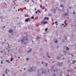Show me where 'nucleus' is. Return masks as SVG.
Segmentation results:
<instances>
[{"label": "nucleus", "mask_w": 76, "mask_h": 76, "mask_svg": "<svg viewBox=\"0 0 76 76\" xmlns=\"http://www.w3.org/2000/svg\"><path fill=\"white\" fill-rule=\"evenodd\" d=\"M39 13H41V11H39Z\"/></svg>", "instance_id": "nucleus-34"}, {"label": "nucleus", "mask_w": 76, "mask_h": 76, "mask_svg": "<svg viewBox=\"0 0 76 76\" xmlns=\"http://www.w3.org/2000/svg\"><path fill=\"white\" fill-rule=\"evenodd\" d=\"M22 38L23 39H25L26 41H28V37L27 36H25L24 37H23Z\"/></svg>", "instance_id": "nucleus-2"}, {"label": "nucleus", "mask_w": 76, "mask_h": 76, "mask_svg": "<svg viewBox=\"0 0 76 76\" xmlns=\"http://www.w3.org/2000/svg\"><path fill=\"white\" fill-rule=\"evenodd\" d=\"M20 41H21V43H24L25 42V41H24V39H20Z\"/></svg>", "instance_id": "nucleus-8"}, {"label": "nucleus", "mask_w": 76, "mask_h": 76, "mask_svg": "<svg viewBox=\"0 0 76 76\" xmlns=\"http://www.w3.org/2000/svg\"><path fill=\"white\" fill-rule=\"evenodd\" d=\"M42 10H44V9H45V7H43L42 8Z\"/></svg>", "instance_id": "nucleus-22"}, {"label": "nucleus", "mask_w": 76, "mask_h": 76, "mask_svg": "<svg viewBox=\"0 0 76 76\" xmlns=\"http://www.w3.org/2000/svg\"><path fill=\"white\" fill-rule=\"evenodd\" d=\"M64 16H69V13H65L64 14Z\"/></svg>", "instance_id": "nucleus-9"}, {"label": "nucleus", "mask_w": 76, "mask_h": 76, "mask_svg": "<svg viewBox=\"0 0 76 76\" xmlns=\"http://www.w3.org/2000/svg\"><path fill=\"white\" fill-rule=\"evenodd\" d=\"M63 63V62H61V65H62V64Z\"/></svg>", "instance_id": "nucleus-52"}, {"label": "nucleus", "mask_w": 76, "mask_h": 76, "mask_svg": "<svg viewBox=\"0 0 76 76\" xmlns=\"http://www.w3.org/2000/svg\"><path fill=\"white\" fill-rule=\"evenodd\" d=\"M32 51V49H31L30 50H28V51H27V53H30Z\"/></svg>", "instance_id": "nucleus-11"}, {"label": "nucleus", "mask_w": 76, "mask_h": 76, "mask_svg": "<svg viewBox=\"0 0 76 76\" xmlns=\"http://www.w3.org/2000/svg\"><path fill=\"white\" fill-rule=\"evenodd\" d=\"M71 56L72 57H74V55H73V54L72 53L71 54Z\"/></svg>", "instance_id": "nucleus-32"}, {"label": "nucleus", "mask_w": 76, "mask_h": 76, "mask_svg": "<svg viewBox=\"0 0 76 76\" xmlns=\"http://www.w3.org/2000/svg\"><path fill=\"white\" fill-rule=\"evenodd\" d=\"M34 71V70H33V69H32V68H30V69H28L27 70V71L28 72L31 73V72H33V71Z\"/></svg>", "instance_id": "nucleus-1"}, {"label": "nucleus", "mask_w": 76, "mask_h": 76, "mask_svg": "<svg viewBox=\"0 0 76 76\" xmlns=\"http://www.w3.org/2000/svg\"><path fill=\"white\" fill-rule=\"evenodd\" d=\"M65 59H66V58L65 57H63L62 59L61 58V60H64Z\"/></svg>", "instance_id": "nucleus-15"}, {"label": "nucleus", "mask_w": 76, "mask_h": 76, "mask_svg": "<svg viewBox=\"0 0 76 76\" xmlns=\"http://www.w3.org/2000/svg\"><path fill=\"white\" fill-rule=\"evenodd\" d=\"M24 44L25 45H26V43H24Z\"/></svg>", "instance_id": "nucleus-59"}, {"label": "nucleus", "mask_w": 76, "mask_h": 76, "mask_svg": "<svg viewBox=\"0 0 76 76\" xmlns=\"http://www.w3.org/2000/svg\"><path fill=\"white\" fill-rule=\"evenodd\" d=\"M47 30H48V28H46L45 29V31L46 32V31H47Z\"/></svg>", "instance_id": "nucleus-28"}, {"label": "nucleus", "mask_w": 76, "mask_h": 76, "mask_svg": "<svg viewBox=\"0 0 76 76\" xmlns=\"http://www.w3.org/2000/svg\"><path fill=\"white\" fill-rule=\"evenodd\" d=\"M58 65V66H59L60 67H61L62 66V65L61 64V63L60 62H58L57 63Z\"/></svg>", "instance_id": "nucleus-3"}, {"label": "nucleus", "mask_w": 76, "mask_h": 76, "mask_svg": "<svg viewBox=\"0 0 76 76\" xmlns=\"http://www.w3.org/2000/svg\"><path fill=\"white\" fill-rule=\"evenodd\" d=\"M45 20H49V18L48 17H45L44 19H43V21H44Z\"/></svg>", "instance_id": "nucleus-5"}, {"label": "nucleus", "mask_w": 76, "mask_h": 76, "mask_svg": "<svg viewBox=\"0 0 76 76\" xmlns=\"http://www.w3.org/2000/svg\"><path fill=\"white\" fill-rule=\"evenodd\" d=\"M39 38H40L38 36L36 38V40H38V39H39Z\"/></svg>", "instance_id": "nucleus-17"}, {"label": "nucleus", "mask_w": 76, "mask_h": 76, "mask_svg": "<svg viewBox=\"0 0 76 76\" xmlns=\"http://www.w3.org/2000/svg\"><path fill=\"white\" fill-rule=\"evenodd\" d=\"M64 25V24H62V25Z\"/></svg>", "instance_id": "nucleus-63"}, {"label": "nucleus", "mask_w": 76, "mask_h": 76, "mask_svg": "<svg viewBox=\"0 0 76 76\" xmlns=\"http://www.w3.org/2000/svg\"><path fill=\"white\" fill-rule=\"evenodd\" d=\"M3 51H1V53H3Z\"/></svg>", "instance_id": "nucleus-60"}, {"label": "nucleus", "mask_w": 76, "mask_h": 76, "mask_svg": "<svg viewBox=\"0 0 76 76\" xmlns=\"http://www.w3.org/2000/svg\"><path fill=\"white\" fill-rule=\"evenodd\" d=\"M53 71L54 72V73H56V70H55L54 69L53 70Z\"/></svg>", "instance_id": "nucleus-37"}, {"label": "nucleus", "mask_w": 76, "mask_h": 76, "mask_svg": "<svg viewBox=\"0 0 76 76\" xmlns=\"http://www.w3.org/2000/svg\"><path fill=\"white\" fill-rule=\"evenodd\" d=\"M56 58H57V60H61V58H60V57H59L58 56H57L56 57Z\"/></svg>", "instance_id": "nucleus-10"}, {"label": "nucleus", "mask_w": 76, "mask_h": 76, "mask_svg": "<svg viewBox=\"0 0 76 76\" xmlns=\"http://www.w3.org/2000/svg\"><path fill=\"white\" fill-rule=\"evenodd\" d=\"M74 63V61H73V63H72V64H73Z\"/></svg>", "instance_id": "nucleus-55"}, {"label": "nucleus", "mask_w": 76, "mask_h": 76, "mask_svg": "<svg viewBox=\"0 0 76 76\" xmlns=\"http://www.w3.org/2000/svg\"><path fill=\"white\" fill-rule=\"evenodd\" d=\"M66 50H69V48L68 47H67L66 49Z\"/></svg>", "instance_id": "nucleus-21"}, {"label": "nucleus", "mask_w": 76, "mask_h": 76, "mask_svg": "<svg viewBox=\"0 0 76 76\" xmlns=\"http://www.w3.org/2000/svg\"><path fill=\"white\" fill-rule=\"evenodd\" d=\"M44 70V69L42 68L41 69V70Z\"/></svg>", "instance_id": "nucleus-56"}, {"label": "nucleus", "mask_w": 76, "mask_h": 76, "mask_svg": "<svg viewBox=\"0 0 76 76\" xmlns=\"http://www.w3.org/2000/svg\"><path fill=\"white\" fill-rule=\"evenodd\" d=\"M13 58H11L10 59V61H12L13 60Z\"/></svg>", "instance_id": "nucleus-26"}, {"label": "nucleus", "mask_w": 76, "mask_h": 76, "mask_svg": "<svg viewBox=\"0 0 76 76\" xmlns=\"http://www.w3.org/2000/svg\"><path fill=\"white\" fill-rule=\"evenodd\" d=\"M3 60H1V64H3Z\"/></svg>", "instance_id": "nucleus-30"}, {"label": "nucleus", "mask_w": 76, "mask_h": 76, "mask_svg": "<svg viewBox=\"0 0 76 76\" xmlns=\"http://www.w3.org/2000/svg\"><path fill=\"white\" fill-rule=\"evenodd\" d=\"M45 42H47V40H45Z\"/></svg>", "instance_id": "nucleus-49"}, {"label": "nucleus", "mask_w": 76, "mask_h": 76, "mask_svg": "<svg viewBox=\"0 0 76 76\" xmlns=\"http://www.w3.org/2000/svg\"><path fill=\"white\" fill-rule=\"evenodd\" d=\"M4 73L6 74V75H7L8 74V72H7V71H5L4 72Z\"/></svg>", "instance_id": "nucleus-18"}, {"label": "nucleus", "mask_w": 76, "mask_h": 76, "mask_svg": "<svg viewBox=\"0 0 76 76\" xmlns=\"http://www.w3.org/2000/svg\"><path fill=\"white\" fill-rule=\"evenodd\" d=\"M24 70H26V68H24Z\"/></svg>", "instance_id": "nucleus-48"}, {"label": "nucleus", "mask_w": 76, "mask_h": 76, "mask_svg": "<svg viewBox=\"0 0 76 76\" xmlns=\"http://www.w3.org/2000/svg\"><path fill=\"white\" fill-rule=\"evenodd\" d=\"M70 71V73H71L72 72H73V69H71Z\"/></svg>", "instance_id": "nucleus-27"}, {"label": "nucleus", "mask_w": 76, "mask_h": 76, "mask_svg": "<svg viewBox=\"0 0 76 76\" xmlns=\"http://www.w3.org/2000/svg\"><path fill=\"white\" fill-rule=\"evenodd\" d=\"M3 18H4L3 16L1 15L0 16V19H3Z\"/></svg>", "instance_id": "nucleus-13"}, {"label": "nucleus", "mask_w": 76, "mask_h": 76, "mask_svg": "<svg viewBox=\"0 0 76 76\" xmlns=\"http://www.w3.org/2000/svg\"><path fill=\"white\" fill-rule=\"evenodd\" d=\"M13 32V30H12V28H10V29L9 31V32L10 33H12V32Z\"/></svg>", "instance_id": "nucleus-6"}, {"label": "nucleus", "mask_w": 76, "mask_h": 76, "mask_svg": "<svg viewBox=\"0 0 76 76\" xmlns=\"http://www.w3.org/2000/svg\"><path fill=\"white\" fill-rule=\"evenodd\" d=\"M54 42L56 44H57L58 43V40L57 39H55L54 40Z\"/></svg>", "instance_id": "nucleus-7"}, {"label": "nucleus", "mask_w": 76, "mask_h": 76, "mask_svg": "<svg viewBox=\"0 0 76 76\" xmlns=\"http://www.w3.org/2000/svg\"><path fill=\"white\" fill-rule=\"evenodd\" d=\"M45 66H46V67H47V66H48V63H47V62H45Z\"/></svg>", "instance_id": "nucleus-14"}, {"label": "nucleus", "mask_w": 76, "mask_h": 76, "mask_svg": "<svg viewBox=\"0 0 76 76\" xmlns=\"http://www.w3.org/2000/svg\"><path fill=\"white\" fill-rule=\"evenodd\" d=\"M69 76V74H68L67 75V76Z\"/></svg>", "instance_id": "nucleus-50"}, {"label": "nucleus", "mask_w": 76, "mask_h": 76, "mask_svg": "<svg viewBox=\"0 0 76 76\" xmlns=\"http://www.w3.org/2000/svg\"><path fill=\"white\" fill-rule=\"evenodd\" d=\"M27 1L28 3H29V0H28Z\"/></svg>", "instance_id": "nucleus-53"}, {"label": "nucleus", "mask_w": 76, "mask_h": 76, "mask_svg": "<svg viewBox=\"0 0 76 76\" xmlns=\"http://www.w3.org/2000/svg\"><path fill=\"white\" fill-rule=\"evenodd\" d=\"M57 48H58V47H59V46H57Z\"/></svg>", "instance_id": "nucleus-57"}, {"label": "nucleus", "mask_w": 76, "mask_h": 76, "mask_svg": "<svg viewBox=\"0 0 76 76\" xmlns=\"http://www.w3.org/2000/svg\"><path fill=\"white\" fill-rule=\"evenodd\" d=\"M53 76H56V74H55L53 75Z\"/></svg>", "instance_id": "nucleus-45"}, {"label": "nucleus", "mask_w": 76, "mask_h": 76, "mask_svg": "<svg viewBox=\"0 0 76 76\" xmlns=\"http://www.w3.org/2000/svg\"><path fill=\"white\" fill-rule=\"evenodd\" d=\"M26 60H27V61H28V60H29V58H26Z\"/></svg>", "instance_id": "nucleus-33"}, {"label": "nucleus", "mask_w": 76, "mask_h": 76, "mask_svg": "<svg viewBox=\"0 0 76 76\" xmlns=\"http://www.w3.org/2000/svg\"><path fill=\"white\" fill-rule=\"evenodd\" d=\"M29 20V18H28L27 19H26V20H25V22H28V21Z\"/></svg>", "instance_id": "nucleus-12"}, {"label": "nucleus", "mask_w": 76, "mask_h": 76, "mask_svg": "<svg viewBox=\"0 0 76 76\" xmlns=\"http://www.w3.org/2000/svg\"><path fill=\"white\" fill-rule=\"evenodd\" d=\"M60 7H62L63 8V7H64V6H63V5H62V4H61L60 5Z\"/></svg>", "instance_id": "nucleus-24"}, {"label": "nucleus", "mask_w": 76, "mask_h": 76, "mask_svg": "<svg viewBox=\"0 0 76 76\" xmlns=\"http://www.w3.org/2000/svg\"><path fill=\"white\" fill-rule=\"evenodd\" d=\"M4 44V42H2V45H3V44Z\"/></svg>", "instance_id": "nucleus-39"}, {"label": "nucleus", "mask_w": 76, "mask_h": 76, "mask_svg": "<svg viewBox=\"0 0 76 76\" xmlns=\"http://www.w3.org/2000/svg\"><path fill=\"white\" fill-rule=\"evenodd\" d=\"M64 53H66V50H64Z\"/></svg>", "instance_id": "nucleus-36"}, {"label": "nucleus", "mask_w": 76, "mask_h": 76, "mask_svg": "<svg viewBox=\"0 0 76 76\" xmlns=\"http://www.w3.org/2000/svg\"><path fill=\"white\" fill-rule=\"evenodd\" d=\"M31 19H34V17L32 16L31 17Z\"/></svg>", "instance_id": "nucleus-25"}, {"label": "nucleus", "mask_w": 76, "mask_h": 76, "mask_svg": "<svg viewBox=\"0 0 76 76\" xmlns=\"http://www.w3.org/2000/svg\"><path fill=\"white\" fill-rule=\"evenodd\" d=\"M35 13H36V15H37V12L36 11L35 12Z\"/></svg>", "instance_id": "nucleus-47"}, {"label": "nucleus", "mask_w": 76, "mask_h": 76, "mask_svg": "<svg viewBox=\"0 0 76 76\" xmlns=\"http://www.w3.org/2000/svg\"><path fill=\"white\" fill-rule=\"evenodd\" d=\"M48 23L47 21H45V22H44V24H46V23Z\"/></svg>", "instance_id": "nucleus-23"}, {"label": "nucleus", "mask_w": 76, "mask_h": 76, "mask_svg": "<svg viewBox=\"0 0 76 76\" xmlns=\"http://www.w3.org/2000/svg\"><path fill=\"white\" fill-rule=\"evenodd\" d=\"M42 74H45L46 73V72H47V71L45 69H44L42 71Z\"/></svg>", "instance_id": "nucleus-4"}, {"label": "nucleus", "mask_w": 76, "mask_h": 76, "mask_svg": "<svg viewBox=\"0 0 76 76\" xmlns=\"http://www.w3.org/2000/svg\"><path fill=\"white\" fill-rule=\"evenodd\" d=\"M46 56H47L48 58H50V56H49V55H46Z\"/></svg>", "instance_id": "nucleus-20"}, {"label": "nucleus", "mask_w": 76, "mask_h": 76, "mask_svg": "<svg viewBox=\"0 0 76 76\" xmlns=\"http://www.w3.org/2000/svg\"><path fill=\"white\" fill-rule=\"evenodd\" d=\"M39 10H38L36 12L38 13V12H39Z\"/></svg>", "instance_id": "nucleus-35"}, {"label": "nucleus", "mask_w": 76, "mask_h": 76, "mask_svg": "<svg viewBox=\"0 0 76 76\" xmlns=\"http://www.w3.org/2000/svg\"><path fill=\"white\" fill-rule=\"evenodd\" d=\"M6 61H7V63H10V61L9 60H6Z\"/></svg>", "instance_id": "nucleus-16"}, {"label": "nucleus", "mask_w": 76, "mask_h": 76, "mask_svg": "<svg viewBox=\"0 0 76 76\" xmlns=\"http://www.w3.org/2000/svg\"><path fill=\"white\" fill-rule=\"evenodd\" d=\"M73 14H74V15H75V12H73Z\"/></svg>", "instance_id": "nucleus-42"}, {"label": "nucleus", "mask_w": 76, "mask_h": 76, "mask_svg": "<svg viewBox=\"0 0 76 76\" xmlns=\"http://www.w3.org/2000/svg\"><path fill=\"white\" fill-rule=\"evenodd\" d=\"M40 2V3L41 2V1H42V0H39Z\"/></svg>", "instance_id": "nucleus-46"}, {"label": "nucleus", "mask_w": 76, "mask_h": 76, "mask_svg": "<svg viewBox=\"0 0 76 76\" xmlns=\"http://www.w3.org/2000/svg\"><path fill=\"white\" fill-rule=\"evenodd\" d=\"M32 2H33V3H35V1H34V0H32Z\"/></svg>", "instance_id": "nucleus-43"}, {"label": "nucleus", "mask_w": 76, "mask_h": 76, "mask_svg": "<svg viewBox=\"0 0 76 76\" xmlns=\"http://www.w3.org/2000/svg\"><path fill=\"white\" fill-rule=\"evenodd\" d=\"M74 69H76V67H75Z\"/></svg>", "instance_id": "nucleus-61"}, {"label": "nucleus", "mask_w": 76, "mask_h": 76, "mask_svg": "<svg viewBox=\"0 0 76 76\" xmlns=\"http://www.w3.org/2000/svg\"><path fill=\"white\" fill-rule=\"evenodd\" d=\"M37 76H41V74H37Z\"/></svg>", "instance_id": "nucleus-29"}, {"label": "nucleus", "mask_w": 76, "mask_h": 76, "mask_svg": "<svg viewBox=\"0 0 76 76\" xmlns=\"http://www.w3.org/2000/svg\"><path fill=\"white\" fill-rule=\"evenodd\" d=\"M58 23V22L57 21H56L55 22V23Z\"/></svg>", "instance_id": "nucleus-40"}, {"label": "nucleus", "mask_w": 76, "mask_h": 76, "mask_svg": "<svg viewBox=\"0 0 76 76\" xmlns=\"http://www.w3.org/2000/svg\"><path fill=\"white\" fill-rule=\"evenodd\" d=\"M53 11L54 12V13H55V14H56V10L55 9H53Z\"/></svg>", "instance_id": "nucleus-19"}, {"label": "nucleus", "mask_w": 76, "mask_h": 76, "mask_svg": "<svg viewBox=\"0 0 76 76\" xmlns=\"http://www.w3.org/2000/svg\"><path fill=\"white\" fill-rule=\"evenodd\" d=\"M14 76H16V74H14Z\"/></svg>", "instance_id": "nucleus-62"}, {"label": "nucleus", "mask_w": 76, "mask_h": 76, "mask_svg": "<svg viewBox=\"0 0 76 76\" xmlns=\"http://www.w3.org/2000/svg\"><path fill=\"white\" fill-rule=\"evenodd\" d=\"M67 72H70V70L69 69H68Z\"/></svg>", "instance_id": "nucleus-31"}, {"label": "nucleus", "mask_w": 76, "mask_h": 76, "mask_svg": "<svg viewBox=\"0 0 76 76\" xmlns=\"http://www.w3.org/2000/svg\"><path fill=\"white\" fill-rule=\"evenodd\" d=\"M66 25H65V26H64V27H66Z\"/></svg>", "instance_id": "nucleus-64"}, {"label": "nucleus", "mask_w": 76, "mask_h": 76, "mask_svg": "<svg viewBox=\"0 0 76 76\" xmlns=\"http://www.w3.org/2000/svg\"><path fill=\"white\" fill-rule=\"evenodd\" d=\"M6 71L7 72V68H6Z\"/></svg>", "instance_id": "nucleus-41"}, {"label": "nucleus", "mask_w": 76, "mask_h": 76, "mask_svg": "<svg viewBox=\"0 0 76 76\" xmlns=\"http://www.w3.org/2000/svg\"><path fill=\"white\" fill-rule=\"evenodd\" d=\"M47 54L46 55H48V52H47Z\"/></svg>", "instance_id": "nucleus-44"}, {"label": "nucleus", "mask_w": 76, "mask_h": 76, "mask_svg": "<svg viewBox=\"0 0 76 76\" xmlns=\"http://www.w3.org/2000/svg\"><path fill=\"white\" fill-rule=\"evenodd\" d=\"M61 57H64V55L63 54L61 55Z\"/></svg>", "instance_id": "nucleus-38"}, {"label": "nucleus", "mask_w": 76, "mask_h": 76, "mask_svg": "<svg viewBox=\"0 0 76 76\" xmlns=\"http://www.w3.org/2000/svg\"><path fill=\"white\" fill-rule=\"evenodd\" d=\"M5 76V75H4V74H3V76Z\"/></svg>", "instance_id": "nucleus-54"}, {"label": "nucleus", "mask_w": 76, "mask_h": 76, "mask_svg": "<svg viewBox=\"0 0 76 76\" xmlns=\"http://www.w3.org/2000/svg\"><path fill=\"white\" fill-rule=\"evenodd\" d=\"M69 8L70 9H71V7H69Z\"/></svg>", "instance_id": "nucleus-58"}, {"label": "nucleus", "mask_w": 76, "mask_h": 76, "mask_svg": "<svg viewBox=\"0 0 76 76\" xmlns=\"http://www.w3.org/2000/svg\"><path fill=\"white\" fill-rule=\"evenodd\" d=\"M37 71H38V72H39V69H38Z\"/></svg>", "instance_id": "nucleus-51"}]
</instances>
